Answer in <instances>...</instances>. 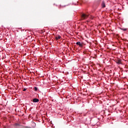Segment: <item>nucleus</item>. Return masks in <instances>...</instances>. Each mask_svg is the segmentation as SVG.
Returning <instances> with one entry per match:
<instances>
[{
	"instance_id": "1",
	"label": "nucleus",
	"mask_w": 128,
	"mask_h": 128,
	"mask_svg": "<svg viewBox=\"0 0 128 128\" xmlns=\"http://www.w3.org/2000/svg\"><path fill=\"white\" fill-rule=\"evenodd\" d=\"M88 18V14H82L81 15L82 20H86Z\"/></svg>"
},
{
	"instance_id": "2",
	"label": "nucleus",
	"mask_w": 128,
	"mask_h": 128,
	"mask_svg": "<svg viewBox=\"0 0 128 128\" xmlns=\"http://www.w3.org/2000/svg\"><path fill=\"white\" fill-rule=\"evenodd\" d=\"M76 44H77V46H79L80 48H82L84 46V44H82V43H80V42H76Z\"/></svg>"
},
{
	"instance_id": "3",
	"label": "nucleus",
	"mask_w": 128,
	"mask_h": 128,
	"mask_svg": "<svg viewBox=\"0 0 128 128\" xmlns=\"http://www.w3.org/2000/svg\"><path fill=\"white\" fill-rule=\"evenodd\" d=\"M62 38V36H57L55 37V40H60Z\"/></svg>"
},
{
	"instance_id": "4",
	"label": "nucleus",
	"mask_w": 128,
	"mask_h": 128,
	"mask_svg": "<svg viewBox=\"0 0 128 128\" xmlns=\"http://www.w3.org/2000/svg\"><path fill=\"white\" fill-rule=\"evenodd\" d=\"M32 102H40V100L38 98H35L33 99Z\"/></svg>"
},
{
	"instance_id": "5",
	"label": "nucleus",
	"mask_w": 128,
	"mask_h": 128,
	"mask_svg": "<svg viewBox=\"0 0 128 128\" xmlns=\"http://www.w3.org/2000/svg\"><path fill=\"white\" fill-rule=\"evenodd\" d=\"M116 64H122V60H118L116 62Z\"/></svg>"
},
{
	"instance_id": "6",
	"label": "nucleus",
	"mask_w": 128,
	"mask_h": 128,
	"mask_svg": "<svg viewBox=\"0 0 128 128\" xmlns=\"http://www.w3.org/2000/svg\"><path fill=\"white\" fill-rule=\"evenodd\" d=\"M102 8H106V4H104V2H102Z\"/></svg>"
},
{
	"instance_id": "7",
	"label": "nucleus",
	"mask_w": 128,
	"mask_h": 128,
	"mask_svg": "<svg viewBox=\"0 0 128 128\" xmlns=\"http://www.w3.org/2000/svg\"><path fill=\"white\" fill-rule=\"evenodd\" d=\"M121 30H124V32H126V30L128 29L124 28H121Z\"/></svg>"
},
{
	"instance_id": "8",
	"label": "nucleus",
	"mask_w": 128,
	"mask_h": 128,
	"mask_svg": "<svg viewBox=\"0 0 128 128\" xmlns=\"http://www.w3.org/2000/svg\"><path fill=\"white\" fill-rule=\"evenodd\" d=\"M34 90H35V92H36V90H38V88L34 87Z\"/></svg>"
},
{
	"instance_id": "9",
	"label": "nucleus",
	"mask_w": 128,
	"mask_h": 128,
	"mask_svg": "<svg viewBox=\"0 0 128 128\" xmlns=\"http://www.w3.org/2000/svg\"><path fill=\"white\" fill-rule=\"evenodd\" d=\"M100 122H97V126H100Z\"/></svg>"
},
{
	"instance_id": "10",
	"label": "nucleus",
	"mask_w": 128,
	"mask_h": 128,
	"mask_svg": "<svg viewBox=\"0 0 128 128\" xmlns=\"http://www.w3.org/2000/svg\"><path fill=\"white\" fill-rule=\"evenodd\" d=\"M16 126H20V124H16Z\"/></svg>"
},
{
	"instance_id": "11",
	"label": "nucleus",
	"mask_w": 128,
	"mask_h": 128,
	"mask_svg": "<svg viewBox=\"0 0 128 128\" xmlns=\"http://www.w3.org/2000/svg\"><path fill=\"white\" fill-rule=\"evenodd\" d=\"M26 88H24V90H23V92H26Z\"/></svg>"
},
{
	"instance_id": "12",
	"label": "nucleus",
	"mask_w": 128,
	"mask_h": 128,
	"mask_svg": "<svg viewBox=\"0 0 128 128\" xmlns=\"http://www.w3.org/2000/svg\"><path fill=\"white\" fill-rule=\"evenodd\" d=\"M24 128H32L28 127V126H25Z\"/></svg>"
},
{
	"instance_id": "13",
	"label": "nucleus",
	"mask_w": 128,
	"mask_h": 128,
	"mask_svg": "<svg viewBox=\"0 0 128 128\" xmlns=\"http://www.w3.org/2000/svg\"><path fill=\"white\" fill-rule=\"evenodd\" d=\"M97 66H100L98 64H97Z\"/></svg>"
}]
</instances>
